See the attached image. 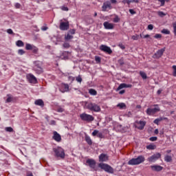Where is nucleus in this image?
<instances>
[{
	"label": "nucleus",
	"instance_id": "f257e3e1",
	"mask_svg": "<svg viewBox=\"0 0 176 176\" xmlns=\"http://www.w3.org/2000/svg\"><path fill=\"white\" fill-rule=\"evenodd\" d=\"M145 162V157L143 155H139L136 158H132L128 162V164L129 166H138V164H141V163H144Z\"/></svg>",
	"mask_w": 176,
	"mask_h": 176
},
{
	"label": "nucleus",
	"instance_id": "f03ea898",
	"mask_svg": "<svg viewBox=\"0 0 176 176\" xmlns=\"http://www.w3.org/2000/svg\"><path fill=\"white\" fill-rule=\"evenodd\" d=\"M85 107L87 109H89V111H92L94 112H100L101 111V107L96 103L90 102L87 103L85 104Z\"/></svg>",
	"mask_w": 176,
	"mask_h": 176
},
{
	"label": "nucleus",
	"instance_id": "7ed1b4c3",
	"mask_svg": "<svg viewBox=\"0 0 176 176\" xmlns=\"http://www.w3.org/2000/svg\"><path fill=\"white\" fill-rule=\"evenodd\" d=\"M54 152L56 157L58 159H64V157H65V153L64 152V149L61 147L54 148Z\"/></svg>",
	"mask_w": 176,
	"mask_h": 176
},
{
	"label": "nucleus",
	"instance_id": "20e7f679",
	"mask_svg": "<svg viewBox=\"0 0 176 176\" xmlns=\"http://www.w3.org/2000/svg\"><path fill=\"white\" fill-rule=\"evenodd\" d=\"M80 118L82 122H87V123H91L94 120V117L90 114L82 113L80 114Z\"/></svg>",
	"mask_w": 176,
	"mask_h": 176
},
{
	"label": "nucleus",
	"instance_id": "39448f33",
	"mask_svg": "<svg viewBox=\"0 0 176 176\" xmlns=\"http://www.w3.org/2000/svg\"><path fill=\"white\" fill-rule=\"evenodd\" d=\"M99 167L104 170L106 173H109V174H113L114 170L112 166L108 165L107 164H99Z\"/></svg>",
	"mask_w": 176,
	"mask_h": 176
},
{
	"label": "nucleus",
	"instance_id": "423d86ee",
	"mask_svg": "<svg viewBox=\"0 0 176 176\" xmlns=\"http://www.w3.org/2000/svg\"><path fill=\"white\" fill-rule=\"evenodd\" d=\"M61 19L60 21V25L59 28L60 31H67V30H69V22L67 19Z\"/></svg>",
	"mask_w": 176,
	"mask_h": 176
},
{
	"label": "nucleus",
	"instance_id": "0eeeda50",
	"mask_svg": "<svg viewBox=\"0 0 176 176\" xmlns=\"http://www.w3.org/2000/svg\"><path fill=\"white\" fill-rule=\"evenodd\" d=\"M155 108H148L146 109V114L148 115L149 116H153L155 113H157V112H160V107H159V105L157 104H154Z\"/></svg>",
	"mask_w": 176,
	"mask_h": 176
},
{
	"label": "nucleus",
	"instance_id": "6e6552de",
	"mask_svg": "<svg viewBox=\"0 0 176 176\" xmlns=\"http://www.w3.org/2000/svg\"><path fill=\"white\" fill-rule=\"evenodd\" d=\"M34 70L36 74H41L42 72H43V70L42 69V63L41 61H34Z\"/></svg>",
	"mask_w": 176,
	"mask_h": 176
},
{
	"label": "nucleus",
	"instance_id": "1a4fd4ad",
	"mask_svg": "<svg viewBox=\"0 0 176 176\" xmlns=\"http://www.w3.org/2000/svg\"><path fill=\"white\" fill-rule=\"evenodd\" d=\"M26 79L29 82V83H32V85H36L38 83V80L36 77L34 76L32 74H28L26 75Z\"/></svg>",
	"mask_w": 176,
	"mask_h": 176
},
{
	"label": "nucleus",
	"instance_id": "9d476101",
	"mask_svg": "<svg viewBox=\"0 0 176 176\" xmlns=\"http://www.w3.org/2000/svg\"><path fill=\"white\" fill-rule=\"evenodd\" d=\"M25 49L26 50H32L34 54H38V52H39V49L36 46L30 43H26Z\"/></svg>",
	"mask_w": 176,
	"mask_h": 176
},
{
	"label": "nucleus",
	"instance_id": "9b49d317",
	"mask_svg": "<svg viewBox=\"0 0 176 176\" xmlns=\"http://www.w3.org/2000/svg\"><path fill=\"white\" fill-rule=\"evenodd\" d=\"M111 9H112V5L111 4V1H107L103 3V5L102 6V12H108V10H111Z\"/></svg>",
	"mask_w": 176,
	"mask_h": 176
},
{
	"label": "nucleus",
	"instance_id": "f8f14e48",
	"mask_svg": "<svg viewBox=\"0 0 176 176\" xmlns=\"http://www.w3.org/2000/svg\"><path fill=\"white\" fill-rule=\"evenodd\" d=\"M162 155L159 153H157L153 155H151V157H149L147 160L148 162H150V163H155V162H156V160H158V159H160Z\"/></svg>",
	"mask_w": 176,
	"mask_h": 176
},
{
	"label": "nucleus",
	"instance_id": "ddd939ff",
	"mask_svg": "<svg viewBox=\"0 0 176 176\" xmlns=\"http://www.w3.org/2000/svg\"><path fill=\"white\" fill-rule=\"evenodd\" d=\"M100 50H101L102 52H104V53H107L108 54H112V50H111V47H109L105 45H100Z\"/></svg>",
	"mask_w": 176,
	"mask_h": 176
},
{
	"label": "nucleus",
	"instance_id": "4468645a",
	"mask_svg": "<svg viewBox=\"0 0 176 176\" xmlns=\"http://www.w3.org/2000/svg\"><path fill=\"white\" fill-rule=\"evenodd\" d=\"M136 124V127L139 129V130H143L144 128L145 127V124H146V122L145 121H136L135 122Z\"/></svg>",
	"mask_w": 176,
	"mask_h": 176
},
{
	"label": "nucleus",
	"instance_id": "2eb2a0df",
	"mask_svg": "<svg viewBox=\"0 0 176 176\" xmlns=\"http://www.w3.org/2000/svg\"><path fill=\"white\" fill-rule=\"evenodd\" d=\"M166 52V47H164L161 50H159L155 54H154V58H160L162 56H163V54Z\"/></svg>",
	"mask_w": 176,
	"mask_h": 176
},
{
	"label": "nucleus",
	"instance_id": "dca6fc26",
	"mask_svg": "<svg viewBox=\"0 0 176 176\" xmlns=\"http://www.w3.org/2000/svg\"><path fill=\"white\" fill-rule=\"evenodd\" d=\"M59 90L61 93L69 91V85H68V84H61Z\"/></svg>",
	"mask_w": 176,
	"mask_h": 176
},
{
	"label": "nucleus",
	"instance_id": "f3484780",
	"mask_svg": "<svg viewBox=\"0 0 176 176\" xmlns=\"http://www.w3.org/2000/svg\"><path fill=\"white\" fill-rule=\"evenodd\" d=\"M53 134V140L56 141V142H61V135L57 131H54Z\"/></svg>",
	"mask_w": 176,
	"mask_h": 176
},
{
	"label": "nucleus",
	"instance_id": "a211bd4d",
	"mask_svg": "<svg viewBox=\"0 0 176 176\" xmlns=\"http://www.w3.org/2000/svg\"><path fill=\"white\" fill-rule=\"evenodd\" d=\"M87 164H88L89 166H90L91 168H96V160L93 159H89L87 160Z\"/></svg>",
	"mask_w": 176,
	"mask_h": 176
},
{
	"label": "nucleus",
	"instance_id": "6ab92c4d",
	"mask_svg": "<svg viewBox=\"0 0 176 176\" xmlns=\"http://www.w3.org/2000/svg\"><path fill=\"white\" fill-rule=\"evenodd\" d=\"M103 25L105 30H113V27H114L113 23H111L108 21H105L104 22Z\"/></svg>",
	"mask_w": 176,
	"mask_h": 176
},
{
	"label": "nucleus",
	"instance_id": "aec40b11",
	"mask_svg": "<svg viewBox=\"0 0 176 176\" xmlns=\"http://www.w3.org/2000/svg\"><path fill=\"white\" fill-rule=\"evenodd\" d=\"M108 159H109V156L105 153H102L99 155L100 162H107Z\"/></svg>",
	"mask_w": 176,
	"mask_h": 176
},
{
	"label": "nucleus",
	"instance_id": "412c9836",
	"mask_svg": "<svg viewBox=\"0 0 176 176\" xmlns=\"http://www.w3.org/2000/svg\"><path fill=\"white\" fill-rule=\"evenodd\" d=\"M151 168L153 171H162L163 170L162 166L160 165L151 166Z\"/></svg>",
	"mask_w": 176,
	"mask_h": 176
},
{
	"label": "nucleus",
	"instance_id": "4be33fe9",
	"mask_svg": "<svg viewBox=\"0 0 176 176\" xmlns=\"http://www.w3.org/2000/svg\"><path fill=\"white\" fill-rule=\"evenodd\" d=\"M129 87H132V85L130 84L127 85L126 83H122L118 86V87L117 88V90H122V89L129 88Z\"/></svg>",
	"mask_w": 176,
	"mask_h": 176
},
{
	"label": "nucleus",
	"instance_id": "5701e85b",
	"mask_svg": "<svg viewBox=\"0 0 176 176\" xmlns=\"http://www.w3.org/2000/svg\"><path fill=\"white\" fill-rule=\"evenodd\" d=\"M34 104L35 105H38V107H41L42 108L45 107V102L42 99L36 100Z\"/></svg>",
	"mask_w": 176,
	"mask_h": 176
},
{
	"label": "nucleus",
	"instance_id": "b1692460",
	"mask_svg": "<svg viewBox=\"0 0 176 176\" xmlns=\"http://www.w3.org/2000/svg\"><path fill=\"white\" fill-rule=\"evenodd\" d=\"M85 140L86 142L88 144V145H92L93 141L91 140L90 136L85 135Z\"/></svg>",
	"mask_w": 176,
	"mask_h": 176
},
{
	"label": "nucleus",
	"instance_id": "393cba45",
	"mask_svg": "<svg viewBox=\"0 0 176 176\" xmlns=\"http://www.w3.org/2000/svg\"><path fill=\"white\" fill-rule=\"evenodd\" d=\"M164 160L166 162V163H170L173 162V157H171V155H166L164 157Z\"/></svg>",
	"mask_w": 176,
	"mask_h": 176
},
{
	"label": "nucleus",
	"instance_id": "a878e982",
	"mask_svg": "<svg viewBox=\"0 0 176 176\" xmlns=\"http://www.w3.org/2000/svg\"><path fill=\"white\" fill-rule=\"evenodd\" d=\"M117 107L120 108V109H126V106L125 103L121 102V103H119L118 104H117Z\"/></svg>",
	"mask_w": 176,
	"mask_h": 176
},
{
	"label": "nucleus",
	"instance_id": "bb28decb",
	"mask_svg": "<svg viewBox=\"0 0 176 176\" xmlns=\"http://www.w3.org/2000/svg\"><path fill=\"white\" fill-rule=\"evenodd\" d=\"M156 148V145L153 144H151L148 146H146V149H148V151H153Z\"/></svg>",
	"mask_w": 176,
	"mask_h": 176
},
{
	"label": "nucleus",
	"instance_id": "cd10ccee",
	"mask_svg": "<svg viewBox=\"0 0 176 176\" xmlns=\"http://www.w3.org/2000/svg\"><path fill=\"white\" fill-rule=\"evenodd\" d=\"M89 93L91 96H97V91L94 89H89Z\"/></svg>",
	"mask_w": 176,
	"mask_h": 176
},
{
	"label": "nucleus",
	"instance_id": "c85d7f7f",
	"mask_svg": "<svg viewBox=\"0 0 176 176\" xmlns=\"http://www.w3.org/2000/svg\"><path fill=\"white\" fill-rule=\"evenodd\" d=\"M140 75L142 78V79H146L148 76H146V73L142 71L140 72Z\"/></svg>",
	"mask_w": 176,
	"mask_h": 176
},
{
	"label": "nucleus",
	"instance_id": "c756f323",
	"mask_svg": "<svg viewBox=\"0 0 176 176\" xmlns=\"http://www.w3.org/2000/svg\"><path fill=\"white\" fill-rule=\"evenodd\" d=\"M8 98L6 100V102H12L13 101V97H12V95L8 94L7 95Z\"/></svg>",
	"mask_w": 176,
	"mask_h": 176
},
{
	"label": "nucleus",
	"instance_id": "7c9ffc66",
	"mask_svg": "<svg viewBox=\"0 0 176 176\" xmlns=\"http://www.w3.org/2000/svg\"><path fill=\"white\" fill-rule=\"evenodd\" d=\"M73 38H74V36L69 34V33H68V34L65 36V41H69V39H73Z\"/></svg>",
	"mask_w": 176,
	"mask_h": 176
},
{
	"label": "nucleus",
	"instance_id": "2f4dec72",
	"mask_svg": "<svg viewBox=\"0 0 176 176\" xmlns=\"http://www.w3.org/2000/svg\"><path fill=\"white\" fill-rule=\"evenodd\" d=\"M95 61H96V64H100V63H101V57H100L98 56H96Z\"/></svg>",
	"mask_w": 176,
	"mask_h": 176
},
{
	"label": "nucleus",
	"instance_id": "473e14b6",
	"mask_svg": "<svg viewBox=\"0 0 176 176\" xmlns=\"http://www.w3.org/2000/svg\"><path fill=\"white\" fill-rule=\"evenodd\" d=\"M162 33L165 34V35H170V31L167 29H163Z\"/></svg>",
	"mask_w": 176,
	"mask_h": 176
},
{
	"label": "nucleus",
	"instance_id": "72a5a7b5",
	"mask_svg": "<svg viewBox=\"0 0 176 176\" xmlns=\"http://www.w3.org/2000/svg\"><path fill=\"white\" fill-rule=\"evenodd\" d=\"M5 130L8 133H13V128H12L11 126L6 127Z\"/></svg>",
	"mask_w": 176,
	"mask_h": 176
},
{
	"label": "nucleus",
	"instance_id": "f704fd0d",
	"mask_svg": "<svg viewBox=\"0 0 176 176\" xmlns=\"http://www.w3.org/2000/svg\"><path fill=\"white\" fill-rule=\"evenodd\" d=\"M16 45L18 47H21V46H23V42L21 40H19L16 42Z\"/></svg>",
	"mask_w": 176,
	"mask_h": 176
},
{
	"label": "nucleus",
	"instance_id": "c9c22d12",
	"mask_svg": "<svg viewBox=\"0 0 176 176\" xmlns=\"http://www.w3.org/2000/svg\"><path fill=\"white\" fill-rule=\"evenodd\" d=\"M158 1L160 2L161 6H164V3H166V2H169L170 0H158Z\"/></svg>",
	"mask_w": 176,
	"mask_h": 176
},
{
	"label": "nucleus",
	"instance_id": "e433bc0d",
	"mask_svg": "<svg viewBox=\"0 0 176 176\" xmlns=\"http://www.w3.org/2000/svg\"><path fill=\"white\" fill-rule=\"evenodd\" d=\"M163 120V118H157L154 120L153 123H155V124H159L160 122H162Z\"/></svg>",
	"mask_w": 176,
	"mask_h": 176
},
{
	"label": "nucleus",
	"instance_id": "4c0bfd02",
	"mask_svg": "<svg viewBox=\"0 0 176 176\" xmlns=\"http://www.w3.org/2000/svg\"><path fill=\"white\" fill-rule=\"evenodd\" d=\"M97 137H98V138H101V139L105 138V136H104V135H103L102 133H101V132H98V133Z\"/></svg>",
	"mask_w": 176,
	"mask_h": 176
},
{
	"label": "nucleus",
	"instance_id": "58836bf2",
	"mask_svg": "<svg viewBox=\"0 0 176 176\" xmlns=\"http://www.w3.org/2000/svg\"><path fill=\"white\" fill-rule=\"evenodd\" d=\"M7 32L8 34H9L10 35H15L14 32H13V30L12 29H8L7 30Z\"/></svg>",
	"mask_w": 176,
	"mask_h": 176
},
{
	"label": "nucleus",
	"instance_id": "ea45409f",
	"mask_svg": "<svg viewBox=\"0 0 176 176\" xmlns=\"http://www.w3.org/2000/svg\"><path fill=\"white\" fill-rule=\"evenodd\" d=\"M76 80H77L78 83H82V77L80 76H77Z\"/></svg>",
	"mask_w": 176,
	"mask_h": 176
},
{
	"label": "nucleus",
	"instance_id": "a19ab883",
	"mask_svg": "<svg viewBox=\"0 0 176 176\" xmlns=\"http://www.w3.org/2000/svg\"><path fill=\"white\" fill-rule=\"evenodd\" d=\"M99 131L98 130H94L93 132H92V135L93 137H96V135H98Z\"/></svg>",
	"mask_w": 176,
	"mask_h": 176
},
{
	"label": "nucleus",
	"instance_id": "79ce46f5",
	"mask_svg": "<svg viewBox=\"0 0 176 176\" xmlns=\"http://www.w3.org/2000/svg\"><path fill=\"white\" fill-rule=\"evenodd\" d=\"M158 16H160V17H164V16H166V14L162 11H160L158 12Z\"/></svg>",
	"mask_w": 176,
	"mask_h": 176
},
{
	"label": "nucleus",
	"instance_id": "37998d69",
	"mask_svg": "<svg viewBox=\"0 0 176 176\" xmlns=\"http://www.w3.org/2000/svg\"><path fill=\"white\" fill-rule=\"evenodd\" d=\"M122 3H127V5H130L131 3V0H123Z\"/></svg>",
	"mask_w": 176,
	"mask_h": 176
},
{
	"label": "nucleus",
	"instance_id": "c03bdc74",
	"mask_svg": "<svg viewBox=\"0 0 176 176\" xmlns=\"http://www.w3.org/2000/svg\"><path fill=\"white\" fill-rule=\"evenodd\" d=\"M150 141L154 142V141H157V137H151L149 138Z\"/></svg>",
	"mask_w": 176,
	"mask_h": 176
},
{
	"label": "nucleus",
	"instance_id": "a18cd8bd",
	"mask_svg": "<svg viewBox=\"0 0 176 176\" xmlns=\"http://www.w3.org/2000/svg\"><path fill=\"white\" fill-rule=\"evenodd\" d=\"M173 76L176 77V65L173 66Z\"/></svg>",
	"mask_w": 176,
	"mask_h": 176
},
{
	"label": "nucleus",
	"instance_id": "49530a36",
	"mask_svg": "<svg viewBox=\"0 0 176 176\" xmlns=\"http://www.w3.org/2000/svg\"><path fill=\"white\" fill-rule=\"evenodd\" d=\"M154 38H155V39H159V38H162V34H156L154 36Z\"/></svg>",
	"mask_w": 176,
	"mask_h": 176
},
{
	"label": "nucleus",
	"instance_id": "de8ad7c7",
	"mask_svg": "<svg viewBox=\"0 0 176 176\" xmlns=\"http://www.w3.org/2000/svg\"><path fill=\"white\" fill-rule=\"evenodd\" d=\"M138 35H133V36H132V39L133 40V41H138Z\"/></svg>",
	"mask_w": 176,
	"mask_h": 176
},
{
	"label": "nucleus",
	"instance_id": "09e8293b",
	"mask_svg": "<svg viewBox=\"0 0 176 176\" xmlns=\"http://www.w3.org/2000/svg\"><path fill=\"white\" fill-rule=\"evenodd\" d=\"M147 30L152 31V30H153V25H152V24L148 25L147 27Z\"/></svg>",
	"mask_w": 176,
	"mask_h": 176
},
{
	"label": "nucleus",
	"instance_id": "8fccbe9b",
	"mask_svg": "<svg viewBox=\"0 0 176 176\" xmlns=\"http://www.w3.org/2000/svg\"><path fill=\"white\" fill-rule=\"evenodd\" d=\"M60 9L65 12H68V7L62 6Z\"/></svg>",
	"mask_w": 176,
	"mask_h": 176
},
{
	"label": "nucleus",
	"instance_id": "3c124183",
	"mask_svg": "<svg viewBox=\"0 0 176 176\" xmlns=\"http://www.w3.org/2000/svg\"><path fill=\"white\" fill-rule=\"evenodd\" d=\"M69 32L72 35H75L76 30H75V29H72V30H70L69 31Z\"/></svg>",
	"mask_w": 176,
	"mask_h": 176
},
{
	"label": "nucleus",
	"instance_id": "603ef678",
	"mask_svg": "<svg viewBox=\"0 0 176 176\" xmlns=\"http://www.w3.org/2000/svg\"><path fill=\"white\" fill-rule=\"evenodd\" d=\"M15 8L16 9H20L21 8V5L19 3H15Z\"/></svg>",
	"mask_w": 176,
	"mask_h": 176
},
{
	"label": "nucleus",
	"instance_id": "864d4df0",
	"mask_svg": "<svg viewBox=\"0 0 176 176\" xmlns=\"http://www.w3.org/2000/svg\"><path fill=\"white\" fill-rule=\"evenodd\" d=\"M126 116H127V118H131L133 116V113H131V112L129 111L126 114Z\"/></svg>",
	"mask_w": 176,
	"mask_h": 176
},
{
	"label": "nucleus",
	"instance_id": "5fc2aeb1",
	"mask_svg": "<svg viewBox=\"0 0 176 176\" xmlns=\"http://www.w3.org/2000/svg\"><path fill=\"white\" fill-rule=\"evenodd\" d=\"M173 32L176 35V23L173 24Z\"/></svg>",
	"mask_w": 176,
	"mask_h": 176
},
{
	"label": "nucleus",
	"instance_id": "6e6d98bb",
	"mask_svg": "<svg viewBox=\"0 0 176 176\" xmlns=\"http://www.w3.org/2000/svg\"><path fill=\"white\" fill-rule=\"evenodd\" d=\"M129 13H131V14H135L136 12H135V11H134V10L130 9Z\"/></svg>",
	"mask_w": 176,
	"mask_h": 176
},
{
	"label": "nucleus",
	"instance_id": "4d7b16f0",
	"mask_svg": "<svg viewBox=\"0 0 176 176\" xmlns=\"http://www.w3.org/2000/svg\"><path fill=\"white\" fill-rule=\"evenodd\" d=\"M47 26H42L41 27L42 31H47Z\"/></svg>",
	"mask_w": 176,
	"mask_h": 176
},
{
	"label": "nucleus",
	"instance_id": "13d9d810",
	"mask_svg": "<svg viewBox=\"0 0 176 176\" xmlns=\"http://www.w3.org/2000/svg\"><path fill=\"white\" fill-rule=\"evenodd\" d=\"M63 47H69V43H65L63 44Z\"/></svg>",
	"mask_w": 176,
	"mask_h": 176
},
{
	"label": "nucleus",
	"instance_id": "bf43d9fd",
	"mask_svg": "<svg viewBox=\"0 0 176 176\" xmlns=\"http://www.w3.org/2000/svg\"><path fill=\"white\" fill-rule=\"evenodd\" d=\"M140 38H144V39L146 38H149V34H146L144 36H142V35L140 34Z\"/></svg>",
	"mask_w": 176,
	"mask_h": 176
},
{
	"label": "nucleus",
	"instance_id": "052dcab7",
	"mask_svg": "<svg viewBox=\"0 0 176 176\" xmlns=\"http://www.w3.org/2000/svg\"><path fill=\"white\" fill-rule=\"evenodd\" d=\"M27 176H34V175H32V173H31V172H28Z\"/></svg>",
	"mask_w": 176,
	"mask_h": 176
},
{
	"label": "nucleus",
	"instance_id": "680f3d73",
	"mask_svg": "<svg viewBox=\"0 0 176 176\" xmlns=\"http://www.w3.org/2000/svg\"><path fill=\"white\" fill-rule=\"evenodd\" d=\"M58 112H64V109H63V108H59V109H58Z\"/></svg>",
	"mask_w": 176,
	"mask_h": 176
},
{
	"label": "nucleus",
	"instance_id": "e2e57ef3",
	"mask_svg": "<svg viewBox=\"0 0 176 176\" xmlns=\"http://www.w3.org/2000/svg\"><path fill=\"white\" fill-rule=\"evenodd\" d=\"M110 1H111L110 3H116L118 2V1L116 0H110Z\"/></svg>",
	"mask_w": 176,
	"mask_h": 176
},
{
	"label": "nucleus",
	"instance_id": "0e129e2a",
	"mask_svg": "<svg viewBox=\"0 0 176 176\" xmlns=\"http://www.w3.org/2000/svg\"><path fill=\"white\" fill-rule=\"evenodd\" d=\"M135 2V3H138L139 1L138 0H131V3Z\"/></svg>",
	"mask_w": 176,
	"mask_h": 176
},
{
	"label": "nucleus",
	"instance_id": "69168bd1",
	"mask_svg": "<svg viewBox=\"0 0 176 176\" xmlns=\"http://www.w3.org/2000/svg\"><path fill=\"white\" fill-rule=\"evenodd\" d=\"M19 54L23 55V50H19L18 51Z\"/></svg>",
	"mask_w": 176,
	"mask_h": 176
},
{
	"label": "nucleus",
	"instance_id": "338daca9",
	"mask_svg": "<svg viewBox=\"0 0 176 176\" xmlns=\"http://www.w3.org/2000/svg\"><path fill=\"white\" fill-rule=\"evenodd\" d=\"M126 91L124 90H121L120 92H119V94H124Z\"/></svg>",
	"mask_w": 176,
	"mask_h": 176
},
{
	"label": "nucleus",
	"instance_id": "774afa93",
	"mask_svg": "<svg viewBox=\"0 0 176 176\" xmlns=\"http://www.w3.org/2000/svg\"><path fill=\"white\" fill-rule=\"evenodd\" d=\"M162 89H159L157 92V94L159 95V94H162Z\"/></svg>",
	"mask_w": 176,
	"mask_h": 176
}]
</instances>
